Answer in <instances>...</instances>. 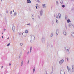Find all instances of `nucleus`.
Instances as JSON below:
<instances>
[{
    "mask_svg": "<svg viewBox=\"0 0 74 74\" xmlns=\"http://www.w3.org/2000/svg\"><path fill=\"white\" fill-rule=\"evenodd\" d=\"M34 38H35L34 36V35L32 34L31 35L30 38L31 42H32L34 41Z\"/></svg>",
    "mask_w": 74,
    "mask_h": 74,
    "instance_id": "1",
    "label": "nucleus"
},
{
    "mask_svg": "<svg viewBox=\"0 0 74 74\" xmlns=\"http://www.w3.org/2000/svg\"><path fill=\"white\" fill-rule=\"evenodd\" d=\"M61 74H64V69L62 67L61 68Z\"/></svg>",
    "mask_w": 74,
    "mask_h": 74,
    "instance_id": "2",
    "label": "nucleus"
},
{
    "mask_svg": "<svg viewBox=\"0 0 74 74\" xmlns=\"http://www.w3.org/2000/svg\"><path fill=\"white\" fill-rule=\"evenodd\" d=\"M63 62H64V60H62L60 61L59 64L61 65L63 64Z\"/></svg>",
    "mask_w": 74,
    "mask_h": 74,
    "instance_id": "3",
    "label": "nucleus"
},
{
    "mask_svg": "<svg viewBox=\"0 0 74 74\" xmlns=\"http://www.w3.org/2000/svg\"><path fill=\"white\" fill-rule=\"evenodd\" d=\"M63 33L65 36H67V32H66V30H64L63 31Z\"/></svg>",
    "mask_w": 74,
    "mask_h": 74,
    "instance_id": "4",
    "label": "nucleus"
},
{
    "mask_svg": "<svg viewBox=\"0 0 74 74\" xmlns=\"http://www.w3.org/2000/svg\"><path fill=\"white\" fill-rule=\"evenodd\" d=\"M42 42L43 44L45 43V38L44 37H43L42 39Z\"/></svg>",
    "mask_w": 74,
    "mask_h": 74,
    "instance_id": "5",
    "label": "nucleus"
},
{
    "mask_svg": "<svg viewBox=\"0 0 74 74\" xmlns=\"http://www.w3.org/2000/svg\"><path fill=\"white\" fill-rule=\"evenodd\" d=\"M65 49L66 51L67 52H69V47H65Z\"/></svg>",
    "mask_w": 74,
    "mask_h": 74,
    "instance_id": "6",
    "label": "nucleus"
},
{
    "mask_svg": "<svg viewBox=\"0 0 74 74\" xmlns=\"http://www.w3.org/2000/svg\"><path fill=\"white\" fill-rule=\"evenodd\" d=\"M69 27L71 28H73V25L71 23H70L69 25Z\"/></svg>",
    "mask_w": 74,
    "mask_h": 74,
    "instance_id": "7",
    "label": "nucleus"
},
{
    "mask_svg": "<svg viewBox=\"0 0 74 74\" xmlns=\"http://www.w3.org/2000/svg\"><path fill=\"white\" fill-rule=\"evenodd\" d=\"M22 34L24 37H26L27 34L25 32H23L22 33Z\"/></svg>",
    "mask_w": 74,
    "mask_h": 74,
    "instance_id": "8",
    "label": "nucleus"
},
{
    "mask_svg": "<svg viewBox=\"0 0 74 74\" xmlns=\"http://www.w3.org/2000/svg\"><path fill=\"white\" fill-rule=\"evenodd\" d=\"M43 14V11L42 10H41L40 11V16H42V14Z\"/></svg>",
    "mask_w": 74,
    "mask_h": 74,
    "instance_id": "9",
    "label": "nucleus"
},
{
    "mask_svg": "<svg viewBox=\"0 0 74 74\" xmlns=\"http://www.w3.org/2000/svg\"><path fill=\"white\" fill-rule=\"evenodd\" d=\"M42 7L44 8H46V5L45 4H43L42 5Z\"/></svg>",
    "mask_w": 74,
    "mask_h": 74,
    "instance_id": "10",
    "label": "nucleus"
},
{
    "mask_svg": "<svg viewBox=\"0 0 74 74\" xmlns=\"http://www.w3.org/2000/svg\"><path fill=\"white\" fill-rule=\"evenodd\" d=\"M56 34L57 35L59 34V29H57L56 30Z\"/></svg>",
    "mask_w": 74,
    "mask_h": 74,
    "instance_id": "11",
    "label": "nucleus"
},
{
    "mask_svg": "<svg viewBox=\"0 0 74 74\" xmlns=\"http://www.w3.org/2000/svg\"><path fill=\"white\" fill-rule=\"evenodd\" d=\"M32 17L33 20L34 21V14H32Z\"/></svg>",
    "mask_w": 74,
    "mask_h": 74,
    "instance_id": "12",
    "label": "nucleus"
},
{
    "mask_svg": "<svg viewBox=\"0 0 74 74\" xmlns=\"http://www.w3.org/2000/svg\"><path fill=\"white\" fill-rule=\"evenodd\" d=\"M72 72H74V65H73L72 66Z\"/></svg>",
    "mask_w": 74,
    "mask_h": 74,
    "instance_id": "13",
    "label": "nucleus"
},
{
    "mask_svg": "<svg viewBox=\"0 0 74 74\" xmlns=\"http://www.w3.org/2000/svg\"><path fill=\"white\" fill-rule=\"evenodd\" d=\"M71 36H72V37H73V38H74V32H71Z\"/></svg>",
    "mask_w": 74,
    "mask_h": 74,
    "instance_id": "14",
    "label": "nucleus"
},
{
    "mask_svg": "<svg viewBox=\"0 0 74 74\" xmlns=\"http://www.w3.org/2000/svg\"><path fill=\"white\" fill-rule=\"evenodd\" d=\"M15 27L14 26H13L12 27V30L14 31V30H15Z\"/></svg>",
    "mask_w": 74,
    "mask_h": 74,
    "instance_id": "15",
    "label": "nucleus"
},
{
    "mask_svg": "<svg viewBox=\"0 0 74 74\" xmlns=\"http://www.w3.org/2000/svg\"><path fill=\"white\" fill-rule=\"evenodd\" d=\"M32 47L31 46L30 48L29 53H30L32 52Z\"/></svg>",
    "mask_w": 74,
    "mask_h": 74,
    "instance_id": "16",
    "label": "nucleus"
},
{
    "mask_svg": "<svg viewBox=\"0 0 74 74\" xmlns=\"http://www.w3.org/2000/svg\"><path fill=\"white\" fill-rule=\"evenodd\" d=\"M67 68L69 72V71H71V69H70V68H69V67L68 66H67Z\"/></svg>",
    "mask_w": 74,
    "mask_h": 74,
    "instance_id": "17",
    "label": "nucleus"
},
{
    "mask_svg": "<svg viewBox=\"0 0 74 74\" xmlns=\"http://www.w3.org/2000/svg\"><path fill=\"white\" fill-rule=\"evenodd\" d=\"M23 64V61L22 60L21 62V66H22V65Z\"/></svg>",
    "mask_w": 74,
    "mask_h": 74,
    "instance_id": "18",
    "label": "nucleus"
},
{
    "mask_svg": "<svg viewBox=\"0 0 74 74\" xmlns=\"http://www.w3.org/2000/svg\"><path fill=\"white\" fill-rule=\"evenodd\" d=\"M27 3H31V1L30 0H27Z\"/></svg>",
    "mask_w": 74,
    "mask_h": 74,
    "instance_id": "19",
    "label": "nucleus"
},
{
    "mask_svg": "<svg viewBox=\"0 0 74 74\" xmlns=\"http://www.w3.org/2000/svg\"><path fill=\"white\" fill-rule=\"evenodd\" d=\"M58 16L59 17V18H61V14H60V13H59L58 14Z\"/></svg>",
    "mask_w": 74,
    "mask_h": 74,
    "instance_id": "20",
    "label": "nucleus"
},
{
    "mask_svg": "<svg viewBox=\"0 0 74 74\" xmlns=\"http://www.w3.org/2000/svg\"><path fill=\"white\" fill-rule=\"evenodd\" d=\"M53 32L51 33V36H50L51 37H52V36H53Z\"/></svg>",
    "mask_w": 74,
    "mask_h": 74,
    "instance_id": "21",
    "label": "nucleus"
},
{
    "mask_svg": "<svg viewBox=\"0 0 74 74\" xmlns=\"http://www.w3.org/2000/svg\"><path fill=\"white\" fill-rule=\"evenodd\" d=\"M16 14H17L16 12H14V16H15L16 15Z\"/></svg>",
    "mask_w": 74,
    "mask_h": 74,
    "instance_id": "22",
    "label": "nucleus"
},
{
    "mask_svg": "<svg viewBox=\"0 0 74 74\" xmlns=\"http://www.w3.org/2000/svg\"><path fill=\"white\" fill-rule=\"evenodd\" d=\"M57 16H58V14H54V17H56Z\"/></svg>",
    "mask_w": 74,
    "mask_h": 74,
    "instance_id": "23",
    "label": "nucleus"
},
{
    "mask_svg": "<svg viewBox=\"0 0 74 74\" xmlns=\"http://www.w3.org/2000/svg\"><path fill=\"white\" fill-rule=\"evenodd\" d=\"M25 33L26 34V33H28V31L27 30H26L25 31Z\"/></svg>",
    "mask_w": 74,
    "mask_h": 74,
    "instance_id": "24",
    "label": "nucleus"
},
{
    "mask_svg": "<svg viewBox=\"0 0 74 74\" xmlns=\"http://www.w3.org/2000/svg\"><path fill=\"white\" fill-rule=\"evenodd\" d=\"M60 2L61 3V4H63V0H60Z\"/></svg>",
    "mask_w": 74,
    "mask_h": 74,
    "instance_id": "25",
    "label": "nucleus"
},
{
    "mask_svg": "<svg viewBox=\"0 0 74 74\" xmlns=\"http://www.w3.org/2000/svg\"><path fill=\"white\" fill-rule=\"evenodd\" d=\"M67 22L68 23H69V22H70V19H68L67 20Z\"/></svg>",
    "mask_w": 74,
    "mask_h": 74,
    "instance_id": "26",
    "label": "nucleus"
},
{
    "mask_svg": "<svg viewBox=\"0 0 74 74\" xmlns=\"http://www.w3.org/2000/svg\"><path fill=\"white\" fill-rule=\"evenodd\" d=\"M35 67H34V68L33 70V72L34 73V71H35Z\"/></svg>",
    "mask_w": 74,
    "mask_h": 74,
    "instance_id": "27",
    "label": "nucleus"
},
{
    "mask_svg": "<svg viewBox=\"0 0 74 74\" xmlns=\"http://www.w3.org/2000/svg\"><path fill=\"white\" fill-rule=\"evenodd\" d=\"M56 3H57V5H59V3H58V1H56Z\"/></svg>",
    "mask_w": 74,
    "mask_h": 74,
    "instance_id": "28",
    "label": "nucleus"
},
{
    "mask_svg": "<svg viewBox=\"0 0 74 74\" xmlns=\"http://www.w3.org/2000/svg\"><path fill=\"white\" fill-rule=\"evenodd\" d=\"M62 7H63V8H64L65 6L64 5H62Z\"/></svg>",
    "mask_w": 74,
    "mask_h": 74,
    "instance_id": "29",
    "label": "nucleus"
},
{
    "mask_svg": "<svg viewBox=\"0 0 74 74\" xmlns=\"http://www.w3.org/2000/svg\"><path fill=\"white\" fill-rule=\"evenodd\" d=\"M57 23H59V21H58V20L56 19Z\"/></svg>",
    "mask_w": 74,
    "mask_h": 74,
    "instance_id": "30",
    "label": "nucleus"
},
{
    "mask_svg": "<svg viewBox=\"0 0 74 74\" xmlns=\"http://www.w3.org/2000/svg\"><path fill=\"white\" fill-rule=\"evenodd\" d=\"M27 25H29V26H31V24L30 23H29V24H27Z\"/></svg>",
    "mask_w": 74,
    "mask_h": 74,
    "instance_id": "31",
    "label": "nucleus"
},
{
    "mask_svg": "<svg viewBox=\"0 0 74 74\" xmlns=\"http://www.w3.org/2000/svg\"><path fill=\"white\" fill-rule=\"evenodd\" d=\"M29 63V60H28V62L27 63V64H28Z\"/></svg>",
    "mask_w": 74,
    "mask_h": 74,
    "instance_id": "32",
    "label": "nucleus"
},
{
    "mask_svg": "<svg viewBox=\"0 0 74 74\" xmlns=\"http://www.w3.org/2000/svg\"><path fill=\"white\" fill-rule=\"evenodd\" d=\"M20 45H21V46H22V45H23V43H20Z\"/></svg>",
    "mask_w": 74,
    "mask_h": 74,
    "instance_id": "33",
    "label": "nucleus"
},
{
    "mask_svg": "<svg viewBox=\"0 0 74 74\" xmlns=\"http://www.w3.org/2000/svg\"><path fill=\"white\" fill-rule=\"evenodd\" d=\"M9 45H10V43L8 44L7 45V46H9Z\"/></svg>",
    "mask_w": 74,
    "mask_h": 74,
    "instance_id": "34",
    "label": "nucleus"
},
{
    "mask_svg": "<svg viewBox=\"0 0 74 74\" xmlns=\"http://www.w3.org/2000/svg\"><path fill=\"white\" fill-rule=\"evenodd\" d=\"M12 11H11L10 12V14H12Z\"/></svg>",
    "mask_w": 74,
    "mask_h": 74,
    "instance_id": "35",
    "label": "nucleus"
},
{
    "mask_svg": "<svg viewBox=\"0 0 74 74\" xmlns=\"http://www.w3.org/2000/svg\"><path fill=\"white\" fill-rule=\"evenodd\" d=\"M66 59L67 60V61H69V58H66Z\"/></svg>",
    "mask_w": 74,
    "mask_h": 74,
    "instance_id": "36",
    "label": "nucleus"
},
{
    "mask_svg": "<svg viewBox=\"0 0 74 74\" xmlns=\"http://www.w3.org/2000/svg\"><path fill=\"white\" fill-rule=\"evenodd\" d=\"M29 51H28L27 52V54L28 55V54H29Z\"/></svg>",
    "mask_w": 74,
    "mask_h": 74,
    "instance_id": "37",
    "label": "nucleus"
},
{
    "mask_svg": "<svg viewBox=\"0 0 74 74\" xmlns=\"http://www.w3.org/2000/svg\"><path fill=\"white\" fill-rule=\"evenodd\" d=\"M6 30V29H3L4 31H5V30Z\"/></svg>",
    "mask_w": 74,
    "mask_h": 74,
    "instance_id": "38",
    "label": "nucleus"
},
{
    "mask_svg": "<svg viewBox=\"0 0 74 74\" xmlns=\"http://www.w3.org/2000/svg\"><path fill=\"white\" fill-rule=\"evenodd\" d=\"M21 33H19V35H21Z\"/></svg>",
    "mask_w": 74,
    "mask_h": 74,
    "instance_id": "39",
    "label": "nucleus"
},
{
    "mask_svg": "<svg viewBox=\"0 0 74 74\" xmlns=\"http://www.w3.org/2000/svg\"><path fill=\"white\" fill-rule=\"evenodd\" d=\"M56 17V18H58V16H57Z\"/></svg>",
    "mask_w": 74,
    "mask_h": 74,
    "instance_id": "40",
    "label": "nucleus"
},
{
    "mask_svg": "<svg viewBox=\"0 0 74 74\" xmlns=\"http://www.w3.org/2000/svg\"><path fill=\"white\" fill-rule=\"evenodd\" d=\"M9 38H9V37H8L7 38V40H9Z\"/></svg>",
    "mask_w": 74,
    "mask_h": 74,
    "instance_id": "41",
    "label": "nucleus"
},
{
    "mask_svg": "<svg viewBox=\"0 0 74 74\" xmlns=\"http://www.w3.org/2000/svg\"><path fill=\"white\" fill-rule=\"evenodd\" d=\"M9 66H11V64L10 63V64H9Z\"/></svg>",
    "mask_w": 74,
    "mask_h": 74,
    "instance_id": "42",
    "label": "nucleus"
},
{
    "mask_svg": "<svg viewBox=\"0 0 74 74\" xmlns=\"http://www.w3.org/2000/svg\"><path fill=\"white\" fill-rule=\"evenodd\" d=\"M36 9H38V8H37V7H36Z\"/></svg>",
    "mask_w": 74,
    "mask_h": 74,
    "instance_id": "43",
    "label": "nucleus"
},
{
    "mask_svg": "<svg viewBox=\"0 0 74 74\" xmlns=\"http://www.w3.org/2000/svg\"><path fill=\"white\" fill-rule=\"evenodd\" d=\"M2 38H3V36H2Z\"/></svg>",
    "mask_w": 74,
    "mask_h": 74,
    "instance_id": "44",
    "label": "nucleus"
},
{
    "mask_svg": "<svg viewBox=\"0 0 74 74\" xmlns=\"http://www.w3.org/2000/svg\"><path fill=\"white\" fill-rule=\"evenodd\" d=\"M1 68H2V69H3V66H1Z\"/></svg>",
    "mask_w": 74,
    "mask_h": 74,
    "instance_id": "45",
    "label": "nucleus"
},
{
    "mask_svg": "<svg viewBox=\"0 0 74 74\" xmlns=\"http://www.w3.org/2000/svg\"><path fill=\"white\" fill-rule=\"evenodd\" d=\"M37 7V6H36V7Z\"/></svg>",
    "mask_w": 74,
    "mask_h": 74,
    "instance_id": "46",
    "label": "nucleus"
},
{
    "mask_svg": "<svg viewBox=\"0 0 74 74\" xmlns=\"http://www.w3.org/2000/svg\"><path fill=\"white\" fill-rule=\"evenodd\" d=\"M66 28H67V27L66 26Z\"/></svg>",
    "mask_w": 74,
    "mask_h": 74,
    "instance_id": "47",
    "label": "nucleus"
},
{
    "mask_svg": "<svg viewBox=\"0 0 74 74\" xmlns=\"http://www.w3.org/2000/svg\"><path fill=\"white\" fill-rule=\"evenodd\" d=\"M67 19V18L66 17V19Z\"/></svg>",
    "mask_w": 74,
    "mask_h": 74,
    "instance_id": "48",
    "label": "nucleus"
},
{
    "mask_svg": "<svg viewBox=\"0 0 74 74\" xmlns=\"http://www.w3.org/2000/svg\"><path fill=\"white\" fill-rule=\"evenodd\" d=\"M2 34H3V32L2 33Z\"/></svg>",
    "mask_w": 74,
    "mask_h": 74,
    "instance_id": "49",
    "label": "nucleus"
},
{
    "mask_svg": "<svg viewBox=\"0 0 74 74\" xmlns=\"http://www.w3.org/2000/svg\"><path fill=\"white\" fill-rule=\"evenodd\" d=\"M7 13H8V11H7Z\"/></svg>",
    "mask_w": 74,
    "mask_h": 74,
    "instance_id": "50",
    "label": "nucleus"
},
{
    "mask_svg": "<svg viewBox=\"0 0 74 74\" xmlns=\"http://www.w3.org/2000/svg\"><path fill=\"white\" fill-rule=\"evenodd\" d=\"M14 10L13 11V12H14Z\"/></svg>",
    "mask_w": 74,
    "mask_h": 74,
    "instance_id": "51",
    "label": "nucleus"
},
{
    "mask_svg": "<svg viewBox=\"0 0 74 74\" xmlns=\"http://www.w3.org/2000/svg\"><path fill=\"white\" fill-rule=\"evenodd\" d=\"M1 1H2V0H1Z\"/></svg>",
    "mask_w": 74,
    "mask_h": 74,
    "instance_id": "52",
    "label": "nucleus"
}]
</instances>
